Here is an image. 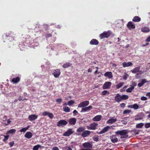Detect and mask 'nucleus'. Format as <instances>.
I'll return each mask as SVG.
<instances>
[{
  "label": "nucleus",
  "instance_id": "nucleus-39",
  "mask_svg": "<svg viewBox=\"0 0 150 150\" xmlns=\"http://www.w3.org/2000/svg\"><path fill=\"white\" fill-rule=\"evenodd\" d=\"M134 89V87H131L126 90V91L128 93H131Z\"/></svg>",
  "mask_w": 150,
  "mask_h": 150
},
{
  "label": "nucleus",
  "instance_id": "nucleus-38",
  "mask_svg": "<svg viewBox=\"0 0 150 150\" xmlns=\"http://www.w3.org/2000/svg\"><path fill=\"white\" fill-rule=\"evenodd\" d=\"M41 147L42 146L41 145L38 144L35 146L33 148V150H38L39 148H41Z\"/></svg>",
  "mask_w": 150,
  "mask_h": 150
},
{
  "label": "nucleus",
  "instance_id": "nucleus-15",
  "mask_svg": "<svg viewBox=\"0 0 150 150\" xmlns=\"http://www.w3.org/2000/svg\"><path fill=\"white\" fill-rule=\"evenodd\" d=\"M38 117L37 115L35 114L29 115L28 118L30 121H32L36 119Z\"/></svg>",
  "mask_w": 150,
  "mask_h": 150
},
{
  "label": "nucleus",
  "instance_id": "nucleus-33",
  "mask_svg": "<svg viewBox=\"0 0 150 150\" xmlns=\"http://www.w3.org/2000/svg\"><path fill=\"white\" fill-rule=\"evenodd\" d=\"M71 64L69 62H66L64 63L62 65V67L64 68H66L70 66Z\"/></svg>",
  "mask_w": 150,
  "mask_h": 150
},
{
  "label": "nucleus",
  "instance_id": "nucleus-23",
  "mask_svg": "<svg viewBox=\"0 0 150 150\" xmlns=\"http://www.w3.org/2000/svg\"><path fill=\"white\" fill-rule=\"evenodd\" d=\"M122 66L124 67H129L132 66L133 65V64L131 62H123L122 63Z\"/></svg>",
  "mask_w": 150,
  "mask_h": 150
},
{
  "label": "nucleus",
  "instance_id": "nucleus-44",
  "mask_svg": "<svg viewBox=\"0 0 150 150\" xmlns=\"http://www.w3.org/2000/svg\"><path fill=\"white\" fill-rule=\"evenodd\" d=\"M144 126L145 128H148L150 127V123H146L145 124Z\"/></svg>",
  "mask_w": 150,
  "mask_h": 150
},
{
  "label": "nucleus",
  "instance_id": "nucleus-63",
  "mask_svg": "<svg viewBox=\"0 0 150 150\" xmlns=\"http://www.w3.org/2000/svg\"><path fill=\"white\" fill-rule=\"evenodd\" d=\"M112 66H113V67H116L117 66V65H116V64H115V63H112Z\"/></svg>",
  "mask_w": 150,
  "mask_h": 150
},
{
  "label": "nucleus",
  "instance_id": "nucleus-37",
  "mask_svg": "<svg viewBox=\"0 0 150 150\" xmlns=\"http://www.w3.org/2000/svg\"><path fill=\"white\" fill-rule=\"evenodd\" d=\"M144 125V124L143 123H140L137 124L136 125V127L138 128H141Z\"/></svg>",
  "mask_w": 150,
  "mask_h": 150
},
{
  "label": "nucleus",
  "instance_id": "nucleus-22",
  "mask_svg": "<svg viewBox=\"0 0 150 150\" xmlns=\"http://www.w3.org/2000/svg\"><path fill=\"white\" fill-rule=\"evenodd\" d=\"M117 121V119L116 118H114L113 117H112L110 119H109L107 121V123L108 124H112L115 122L116 121Z\"/></svg>",
  "mask_w": 150,
  "mask_h": 150
},
{
  "label": "nucleus",
  "instance_id": "nucleus-9",
  "mask_svg": "<svg viewBox=\"0 0 150 150\" xmlns=\"http://www.w3.org/2000/svg\"><path fill=\"white\" fill-rule=\"evenodd\" d=\"M74 131L72 130L71 129H68L67 131L65 132L63 134L64 136H69L70 135L73 134Z\"/></svg>",
  "mask_w": 150,
  "mask_h": 150
},
{
  "label": "nucleus",
  "instance_id": "nucleus-51",
  "mask_svg": "<svg viewBox=\"0 0 150 150\" xmlns=\"http://www.w3.org/2000/svg\"><path fill=\"white\" fill-rule=\"evenodd\" d=\"M62 99L61 98L57 99L56 100V102L59 103H60L62 101Z\"/></svg>",
  "mask_w": 150,
  "mask_h": 150
},
{
  "label": "nucleus",
  "instance_id": "nucleus-59",
  "mask_svg": "<svg viewBox=\"0 0 150 150\" xmlns=\"http://www.w3.org/2000/svg\"><path fill=\"white\" fill-rule=\"evenodd\" d=\"M146 96H147L149 97L150 98V92L147 93L146 94Z\"/></svg>",
  "mask_w": 150,
  "mask_h": 150
},
{
  "label": "nucleus",
  "instance_id": "nucleus-16",
  "mask_svg": "<svg viewBox=\"0 0 150 150\" xmlns=\"http://www.w3.org/2000/svg\"><path fill=\"white\" fill-rule=\"evenodd\" d=\"M91 133V132L89 130H84L82 133L81 136L83 137H86L89 136Z\"/></svg>",
  "mask_w": 150,
  "mask_h": 150
},
{
  "label": "nucleus",
  "instance_id": "nucleus-42",
  "mask_svg": "<svg viewBox=\"0 0 150 150\" xmlns=\"http://www.w3.org/2000/svg\"><path fill=\"white\" fill-rule=\"evenodd\" d=\"M4 138L3 139V141L6 142L8 139L9 136L8 135H4Z\"/></svg>",
  "mask_w": 150,
  "mask_h": 150
},
{
  "label": "nucleus",
  "instance_id": "nucleus-21",
  "mask_svg": "<svg viewBox=\"0 0 150 150\" xmlns=\"http://www.w3.org/2000/svg\"><path fill=\"white\" fill-rule=\"evenodd\" d=\"M140 67H137L134 68L133 70H131V71L133 74H136L138 72H141L140 70Z\"/></svg>",
  "mask_w": 150,
  "mask_h": 150
},
{
  "label": "nucleus",
  "instance_id": "nucleus-18",
  "mask_svg": "<svg viewBox=\"0 0 150 150\" xmlns=\"http://www.w3.org/2000/svg\"><path fill=\"white\" fill-rule=\"evenodd\" d=\"M104 76L106 77H108L109 79H112L113 77V75L112 72L107 71L104 74Z\"/></svg>",
  "mask_w": 150,
  "mask_h": 150
},
{
  "label": "nucleus",
  "instance_id": "nucleus-62",
  "mask_svg": "<svg viewBox=\"0 0 150 150\" xmlns=\"http://www.w3.org/2000/svg\"><path fill=\"white\" fill-rule=\"evenodd\" d=\"M92 69L90 68H89L88 70V72H92Z\"/></svg>",
  "mask_w": 150,
  "mask_h": 150
},
{
  "label": "nucleus",
  "instance_id": "nucleus-29",
  "mask_svg": "<svg viewBox=\"0 0 150 150\" xmlns=\"http://www.w3.org/2000/svg\"><path fill=\"white\" fill-rule=\"evenodd\" d=\"M142 31L144 33H148L150 31L149 28L147 27H144L141 28Z\"/></svg>",
  "mask_w": 150,
  "mask_h": 150
},
{
  "label": "nucleus",
  "instance_id": "nucleus-40",
  "mask_svg": "<svg viewBox=\"0 0 150 150\" xmlns=\"http://www.w3.org/2000/svg\"><path fill=\"white\" fill-rule=\"evenodd\" d=\"M93 140L96 142H98L99 140V138L98 136H94L93 138Z\"/></svg>",
  "mask_w": 150,
  "mask_h": 150
},
{
  "label": "nucleus",
  "instance_id": "nucleus-17",
  "mask_svg": "<svg viewBox=\"0 0 150 150\" xmlns=\"http://www.w3.org/2000/svg\"><path fill=\"white\" fill-rule=\"evenodd\" d=\"M111 142L113 143H116L117 142L118 139L115 135H112L110 137Z\"/></svg>",
  "mask_w": 150,
  "mask_h": 150
},
{
  "label": "nucleus",
  "instance_id": "nucleus-4",
  "mask_svg": "<svg viewBox=\"0 0 150 150\" xmlns=\"http://www.w3.org/2000/svg\"><path fill=\"white\" fill-rule=\"evenodd\" d=\"M15 35L13 33L12 31H9L8 33H5L3 36L7 38H11V40H14L15 37Z\"/></svg>",
  "mask_w": 150,
  "mask_h": 150
},
{
  "label": "nucleus",
  "instance_id": "nucleus-53",
  "mask_svg": "<svg viewBox=\"0 0 150 150\" xmlns=\"http://www.w3.org/2000/svg\"><path fill=\"white\" fill-rule=\"evenodd\" d=\"M88 111L90 110L93 108V107L91 105H89L88 107H87Z\"/></svg>",
  "mask_w": 150,
  "mask_h": 150
},
{
  "label": "nucleus",
  "instance_id": "nucleus-13",
  "mask_svg": "<svg viewBox=\"0 0 150 150\" xmlns=\"http://www.w3.org/2000/svg\"><path fill=\"white\" fill-rule=\"evenodd\" d=\"M110 127L108 126L104 127L100 132H98V134H101L106 132L109 129H110Z\"/></svg>",
  "mask_w": 150,
  "mask_h": 150
},
{
  "label": "nucleus",
  "instance_id": "nucleus-19",
  "mask_svg": "<svg viewBox=\"0 0 150 150\" xmlns=\"http://www.w3.org/2000/svg\"><path fill=\"white\" fill-rule=\"evenodd\" d=\"M98 41L96 39H93L90 41L89 43L91 45H97L98 44Z\"/></svg>",
  "mask_w": 150,
  "mask_h": 150
},
{
  "label": "nucleus",
  "instance_id": "nucleus-60",
  "mask_svg": "<svg viewBox=\"0 0 150 150\" xmlns=\"http://www.w3.org/2000/svg\"><path fill=\"white\" fill-rule=\"evenodd\" d=\"M7 123L8 124V125L9 124H10L11 122V121L10 120V119H8V120H7Z\"/></svg>",
  "mask_w": 150,
  "mask_h": 150
},
{
  "label": "nucleus",
  "instance_id": "nucleus-12",
  "mask_svg": "<svg viewBox=\"0 0 150 150\" xmlns=\"http://www.w3.org/2000/svg\"><path fill=\"white\" fill-rule=\"evenodd\" d=\"M111 83L110 82H106L103 84V89H107L109 88L111 86Z\"/></svg>",
  "mask_w": 150,
  "mask_h": 150
},
{
  "label": "nucleus",
  "instance_id": "nucleus-55",
  "mask_svg": "<svg viewBox=\"0 0 150 150\" xmlns=\"http://www.w3.org/2000/svg\"><path fill=\"white\" fill-rule=\"evenodd\" d=\"M146 42H150V36L147 37L146 40Z\"/></svg>",
  "mask_w": 150,
  "mask_h": 150
},
{
  "label": "nucleus",
  "instance_id": "nucleus-45",
  "mask_svg": "<svg viewBox=\"0 0 150 150\" xmlns=\"http://www.w3.org/2000/svg\"><path fill=\"white\" fill-rule=\"evenodd\" d=\"M74 103V101L73 100H70L68 102V105H71L73 104Z\"/></svg>",
  "mask_w": 150,
  "mask_h": 150
},
{
  "label": "nucleus",
  "instance_id": "nucleus-50",
  "mask_svg": "<svg viewBox=\"0 0 150 150\" xmlns=\"http://www.w3.org/2000/svg\"><path fill=\"white\" fill-rule=\"evenodd\" d=\"M127 87V86H125L121 90V92H122L125 91V89Z\"/></svg>",
  "mask_w": 150,
  "mask_h": 150
},
{
  "label": "nucleus",
  "instance_id": "nucleus-47",
  "mask_svg": "<svg viewBox=\"0 0 150 150\" xmlns=\"http://www.w3.org/2000/svg\"><path fill=\"white\" fill-rule=\"evenodd\" d=\"M108 93H109V92L108 91L106 90H104L102 92V95L103 96H104L107 94Z\"/></svg>",
  "mask_w": 150,
  "mask_h": 150
},
{
  "label": "nucleus",
  "instance_id": "nucleus-26",
  "mask_svg": "<svg viewBox=\"0 0 150 150\" xmlns=\"http://www.w3.org/2000/svg\"><path fill=\"white\" fill-rule=\"evenodd\" d=\"M33 136L32 133L30 132H27L25 134V137L28 139H29L31 138Z\"/></svg>",
  "mask_w": 150,
  "mask_h": 150
},
{
  "label": "nucleus",
  "instance_id": "nucleus-31",
  "mask_svg": "<svg viewBox=\"0 0 150 150\" xmlns=\"http://www.w3.org/2000/svg\"><path fill=\"white\" fill-rule=\"evenodd\" d=\"M85 128L84 127H79L76 130V132L78 133H81L83 132L85 130Z\"/></svg>",
  "mask_w": 150,
  "mask_h": 150
},
{
  "label": "nucleus",
  "instance_id": "nucleus-14",
  "mask_svg": "<svg viewBox=\"0 0 150 150\" xmlns=\"http://www.w3.org/2000/svg\"><path fill=\"white\" fill-rule=\"evenodd\" d=\"M76 119L75 118H72L69 119V122L70 125H74L76 122Z\"/></svg>",
  "mask_w": 150,
  "mask_h": 150
},
{
  "label": "nucleus",
  "instance_id": "nucleus-52",
  "mask_svg": "<svg viewBox=\"0 0 150 150\" xmlns=\"http://www.w3.org/2000/svg\"><path fill=\"white\" fill-rule=\"evenodd\" d=\"M147 99V98L144 96H142L141 98V100H146Z\"/></svg>",
  "mask_w": 150,
  "mask_h": 150
},
{
  "label": "nucleus",
  "instance_id": "nucleus-64",
  "mask_svg": "<svg viewBox=\"0 0 150 150\" xmlns=\"http://www.w3.org/2000/svg\"><path fill=\"white\" fill-rule=\"evenodd\" d=\"M67 150H72L70 147H69L67 149Z\"/></svg>",
  "mask_w": 150,
  "mask_h": 150
},
{
  "label": "nucleus",
  "instance_id": "nucleus-5",
  "mask_svg": "<svg viewBox=\"0 0 150 150\" xmlns=\"http://www.w3.org/2000/svg\"><path fill=\"white\" fill-rule=\"evenodd\" d=\"M98 124L96 122H93L90 124L89 126H87L86 127L89 130H95Z\"/></svg>",
  "mask_w": 150,
  "mask_h": 150
},
{
  "label": "nucleus",
  "instance_id": "nucleus-48",
  "mask_svg": "<svg viewBox=\"0 0 150 150\" xmlns=\"http://www.w3.org/2000/svg\"><path fill=\"white\" fill-rule=\"evenodd\" d=\"M142 74V73H140H140H137L136 74H135V78L136 79H139V78H140L141 77L140 76H139V75L140 74V75L141 74Z\"/></svg>",
  "mask_w": 150,
  "mask_h": 150
},
{
  "label": "nucleus",
  "instance_id": "nucleus-24",
  "mask_svg": "<svg viewBox=\"0 0 150 150\" xmlns=\"http://www.w3.org/2000/svg\"><path fill=\"white\" fill-rule=\"evenodd\" d=\"M128 107L131 108H133L134 109H137L139 108V106L136 103L134 104L133 105H129Z\"/></svg>",
  "mask_w": 150,
  "mask_h": 150
},
{
  "label": "nucleus",
  "instance_id": "nucleus-58",
  "mask_svg": "<svg viewBox=\"0 0 150 150\" xmlns=\"http://www.w3.org/2000/svg\"><path fill=\"white\" fill-rule=\"evenodd\" d=\"M78 113V112L76 110H74L73 112V113L74 114V115H76V114L77 113Z\"/></svg>",
  "mask_w": 150,
  "mask_h": 150
},
{
  "label": "nucleus",
  "instance_id": "nucleus-11",
  "mask_svg": "<svg viewBox=\"0 0 150 150\" xmlns=\"http://www.w3.org/2000/svg\"><path fill=\"white\" fill-rule=\"evenodd\" d=\"M127 26L129 30L134 29L135 28L134 23L132 21H129L127 25Z\"/></svg>",
  "mask_w": 150,
  "mask_h": 150
},
{
  "label": "nucleus",
  "instance_id": "nucleus-36",
  "mask_svg": "<svg viewBox=\"0 0 150 150\" xmlns=\"http://www.w3.org/2000/svg\"><path fill=\"white\" fill-rule=\"evenodd\" d=\"M63 109L64 111L66 112H70V109L67 106L63 107Z\"/></svg>",
  "mask_w": 150,
  "mask_h": 150
},
{
  "label": "nucleus",
  "instance_id": "nucleus-34",
  "mask_svg": "<svg viewBox=\"0 0 150 150\" xmlns=\"http://www.w3.org/2000/svg\"><path fill=\"white\" fill-rule=\"evenodd\" d=\"M124 84V82H120L116 85V87L117 89H119Z\"/></svg>",
  "mask_w": 150,
  "mask_h": 150
},
{
  "label": "nucleus",
  "instance_id": "nucleus-41",
  "mask_svg": "<svg viewBox=\"0 0 150 150\" xmlns=\"http://www.w3.org/2000/svg\"><path fill=\"white\" fill-rule=\"evenodd\" d=\"M131 112V110H125L123 111V114H125L127 113H129Z\"/></svg>",
  "mask_w": 150,
  "mask_h": 150
},
{
  "label": "nucleus",
  "instance_id": "nucleus-46",
  "mask_svg": "<svg viewBox=\"0 0 150 150\" xmlns=\"http://www.w3.org/2000/svg\"><path fill=\"white\" fill-rule=\"evenodd\" d=\"M52 36V35L51 33H46V38L51 37Z\"/></svg>",
  "mask_w": 150,
  "mask_h": 150
},
{
  "label": "nucleus",
  "instance_id": "nucleus-2",
  "mask_svg": "<svg viewBox=\"0 0 150 150\" xmlns=\"http://www.w3.org/2000/svg\"><path fill=\"white\" fill-rule=\"evenodd\" d=\"M128 133V132L127 130L123 129L121 130H118L115 132V134L117 135H120L121 136L120 138L121 139L127 138L128 137V135H127Z\"/></svg>",
  "mask_w": 150,
  "mask_h": 150
},
{
  "label": "nucleus",
  "instance_id": "nucleus-20",
  "mask_svg": "<svg viewBox=\"0 0 150 150\" xmlns=\"http://www.w3.org/2000/svg\"><path fill=\"white\" fill-rule=\"evenodd\" d=\"M82 146L84 148H90L92 147V145L89 142H85L83 144Z\"/></svg>",
  "mask_w": 150,
  "mask_h": 150
},
{
  "label": "nucleus",
  "instance_id": "nucleus-7",
  "mask_svg": "<svg viewBox=\"0 0 150 150\" xmlns=\"http://www.w3.org/2000/svg\"><path fill=\"white\" fill-rule=\"evenodd\" d=\"M68 123L66 121L64 120H61L59 121L57 123V125L58 126L60 127L61 126H64L66 125Z\"/></svg>",
  "mask_w": 150,
  "mask_h": 150
},
{
  "label": "nucleus",
  "instance_id": "nucleus-49",
  "mask_svg": "<svg viewBox=\"0 0 150 150\" xmlns=\"http://www.w3.org/2000/svg\"><path fill=\"white\" fill-rule=\"evenodd\" d=\"M14 142L13 141L11 142L9 144V145L11 147H12L14 145Z\"/></svg>",
  "mask_w": 150,
  "mask_h": 150
},
{
  "label": "nucleus",
  "instance_id": "nucleus-25",
  "mask_svg": "<svg viewBox=\"0 0 150 150\" xmlns=\"http://www.w3.org/2000/svg\"><path fill=\"white\" fill-rule=\"evenodd\" d=\"M20 80V78L18 77H17L16 78H13L12 79L11 82H12L14 83H18Z\"/></svg>",
  "mask_w": 150,
  "mask_h": 150
},
{
  "label": "nucleus",
  "instance_id": "nucleus-54",
  "mask_svg": "<svg viewBox=\"0 0 150 150\" xmlns=\"http://www.w3.org/2000/svg\"><path fill=\"white\" fill-rule=\"evenodd\" d=\"M125 106V104L124 103H122L120 104V106L121 107L124 108Z\"/></svg>",
  "mask_w": 150,
  "mask_h": 150
},
{
  "label": "nucleus",
  "instance_id": "nucleus-28",
  "mask_svg": "<svg viewBox=\"0 0 150 150\" xmlns=\"http://www.w3.org/2000/svg\"><path fill=\"white\" fill-rule=\"evenodd\" d=\"M102 118L101 115H97L95 116L93 119V120L94 121H98L100 120Z\"/></svg>",
  "mask_w": 150,
  "mask_h": 150
},
{
  "label": "nucleus",
  "instance_id": "nucleus-8",
  "mask_svg": "<svg viewBox=\"0 0 150 150\" xmlns=\"http://www.w3.org/2000/svg\"><path fill=\"white\" fill-rule=\"evenodd\" d=\"M42 115L44 116L47 115L50 119H52L54 117L53 114L51 112L45 111L42 113Z\"/></svg>",
  "mask_w": 150,
  "mask_h": 150
},
{
  "label": "nucleus",
  "instance_id": "nucleus-1",
  "mask_svg": "<svg viewBox=\"0 0 150 150\" xmlns=\"http://www.w3.org/2000/svg\"><path fill=\"white\" fill-rule=\"evenodd\" d=\"M129 98L128 96L126 95H121L119 93L117 94L115 97V100L117 102L119 103L122 100H125Z\"/></svg>",
  "mask_w": 150,
  "mask_h": 150
},
{
  "label": "nucleus",
  "instance_id": "nucleus-57",
  "mask_svg": "<svg viewBox=\"0 0 150 150\" xmlns=\"http://www.w3.org/2000/svg\"><path fill=\"white\" fill-rule=\"evenodd\" d=\"M132 87H134H134L136 86L137 84L135 82H133L132 83Z\"/></svg>",
  "mask_w": 150,
  "mask_h": 150
},
{
  "label": "nucleus",
  "instance_id": "nucleus-32",
  "mask_svg": "<svg viewBox=\"0 0 150 150\" xmlns=\"http://www.w3.org/2000/svg\"><path fill=\"white\" fill-rule=\"evenodd\" d=\"M16 130L15 129H11L7 131L6 134H14L16 132Z\"/></svg>",
  "mask_w": 150,
  "mask_h": 150
},
{
  "label": "nucleus",
  "instance_id": "nucleus-35",
  "mask_svg": "<svg viewBox=\"0 0 150 150\" xmlns=\"http://www.w3.org/2000/svg\"><path fill=\"white\" fill-rule=\"evenodd\" d=\"M30 127V126L29 125L23 128L22 129L20 130V132H25L26 131L28 130Z\"/></svg>",
  "mask_w": 150,
  "mask_h": 150
},
{
  "label": "nucleus",
  "instance_id": "nucleus-56",
  "mask_svg": "<svg viewBox=\"0 0 150 150\" xmlns=\"http://www.w3.org/2000/svg\"><path fill=\"white\" fill-rule=\"evenodd\" d=\"M52 150H59L57 146H54V147L52 149Z\"/></svg>",
  "mask_w": 150,
  "mask_h": 150
},
{
  "label": "nucleus",
  "instance_id": "nucleus-3",
  "mask_svg": "<svg viewBox=\"0 0 150 150\" xmlns=\"http://www.w3.org/2000/svg\"><path fill=\"white\" fill-rule=\"evenodd\" d=\"M111 34V32L109 31H105L102 33L100 34L99 36L100 38L101 39L105 38H108L110 36Z\"/></svg>",
  "mask_w": 150,
  "mask_h": 150
},
{
  "label": "nucleus",
  "instance_id": "nucleus-61",
  "mask_svg": "<svg viewBox=\"0 0 150 150\" xmlns=\"http://www.w3.org/2000/svg\"><path fill=\"white\" fill-rule=\"evenodd\" d=\"M149 45V43H146L145 44V45H142V47H145L146 46L148 45Z\"/></svg>",
  "mask_w": 150,
  "mask_h": 150
},
{
  "label": "nucleus",
  "instance_id": "nucleus-6",
  "mask_svg": "<svg viewBox=\"0 0 150 150\" xmlns=\"http://www.w3.org/2000/svg\"><path fill=\"white\" fill-rule=\"evenodd\" d=\"M89 104L88 101L86 100L81 102L78 106V108H82L86 107Z\"/></svg>",
  "mask_w": 150,
  "mask_h": 150
},
{
  "label": "nucleus",
  "instance_id": "nucleus-30",
  "mask_svg": "<svg viewBox=\"0 0 150 150\" xmlns=\"http://www.w3.org/2000/svg\"><path fill=\"white\" fill-rule=\"evenodd\" d=\"M141 20V18L137 16L134 17L132 19V21L134 22H139Z\"/></svg>",
  "mask_w": 150,
  "mask_h": 150
},
{
  "label": "nucleus",
  "instance_id": "nucleus-27",
  "mask_svg": "<svg viewBox=\"0 0 150 150\" xmlns=\"http://www.w3.org/2000/svg\"><path fill=\"white\" fill-rule=\"evenodd\" d=\"M148 82V81H147L146 79H143L141 81V82L140 83H139L138 84V86L139 87H141L145 83H147Z\"/></svg>",
  "mask_w": 150,
  "mask_h": 150
},
{
  "label": "nucleus",
  "instance_id": "nucleus-10",
  "mask_svg": "<svg viewBox=\"0 0 150 150\" xmlns=\"http://www.w3.org/2000/svg\"><path fill=\"white\" fill-rule=\"evenodd\" d=\"M61 72L60 70L57 69L54 70V71L52 73V74L55 78H57L59 76Z\"/></svg>",
  "mask_w": 150,
  "mask_h": 150
},
{
  "label": "nucleus",
  "instance_id": "nucleus-43",
  "mask_svg": "<svg viewBox=\"0 0 150 150\" xmlns=\"http://www.w3.org/2000/svg\"><path fill=\"white\" fill-rule=\"evenodd\" d=\"M88 111L87 107L85 108H82L81 109V112H84Z\"/></svg>",
  "mask_w": 150,
  "mask_h": 150
}]
</instances>
